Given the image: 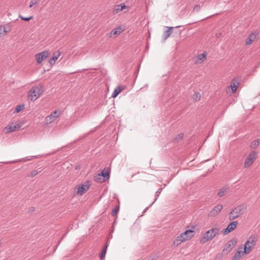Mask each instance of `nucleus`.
<instances>
[{"label": "nucleus", "instance_id": "obj_34", "mask_svg": "<svg viewBox=\"0 0 260 260\" xmlns=\"http://www.w3.org/2000/svg\"><path fill=\"white\" fill-rule=\"evenodd\" d=\"M259 145L255 141H253L250 145V147L252 149L256 148Z\"/></svg>", "mask_w": 260, "mask_h": 260}, {"label": "nucleus", "instance_id": "obj_6", "mask_svg": "<svg viewBox=\"0 0 260 260\" xmlns=\"http://www.w3.org/2000/svg\"><path fill=\"white\" fill-rule=\"evenodd\" d=\"M238 240L237 238H233L231 240L229 241L225 245L223 251L226 253L230 252L233 247L237 243Z\"/></svg>", "mask_w": 260, "mask_h": 260}, {"label": "nucleus", "instance_id": "obj_8", "mask_svg": "<svg viewBox=\"0 0 260 260\" xmlns=\"http://www.w3.org/2000/svg\"><path fill=\"white\" fill-rule=\"evenodd\" d=\"M89 185L88 183L85 184H80L78 186L75 187V190H76V193L77 194H79L80 196L83 194L86 191H87L89 188Z\"/></svg>", "mask_w": 260, "mask_h": 260}, {"label": "nucleus", "instance_id": "obj_41", "mask_svg": "<svg viewBox=\"0 0 260 260\" xmlns=\"http://www.w3.org/2000/svg\"><path fill=\"white\" fill-rule=\"evenodd\" d=\"M155 259V257L154 256H150L148 260H154Z\"/></svg>", "mask_w": 260, "mask_h": 260}, {"label": "nucleus", "instance_id": "obj_10", "mask_svg": "<svg viewBox=\"0 0 260 260\" xmlns=\"http://www.w3.org/2000/svg\"><path fill=\"white\" fill-rule=\"evenodd\" d=\"M238 224V222L234 221L231 222L227 226L226 228L222 231V233L224 235H226L231 232L233 231L236 229Z\"/></svg>", "mask_w": 260, "mask_h": 260}, {"label": "nucleus", "instance_id": "obj_39", "mask_svg": "<svg viewBox=\"0 0 260 260\" xmlns=\"http://www.w3.org/2000/svg\"><path fill=\"white\" fill-rule=\"evenodd\" d=\"M119 6L121 11L126 8V6L125 5V4L124 3L120 4L119 5Z\"/></svg>", "mask_w": 260, "mask_h": 260}, {"label": "nucleus", "instance_id": "obj_46", "mask_svg": "<svg viewBox=\"0 0 260 260\" xmlns=\"http://www.w3.org/2000/svg\"><path fill=\"white\" fill-rule=\"evenodd\" d=\"M31 157H35V158H37V156H31Z\"/></svg>", "mask_w": 260, "mask_h": 260}, {"label": "nucleus", "instance_id": "obj_20", "mask_svg": "<svg viewBox=\"0 0 260 260\" xmlns=\"http://www.w3.org/2000/svg\"><path fill=\"white\" fill-rule=\"evenodd\" d=\"M184 235L185 236V237L188 240L192 238L194 235V231L191 230H188L183 232Z\"/></svg>", "mask_w": 260, "mask_h": 260}, {"label": "nucleus", "instance_id": "obj_5", "mask_svg": "<svg viewBox=\"0 0 260 260\" xmlns=\"http://www.w3.org/2000/svg\"><path fill=\"white\" fill-rule=\"evenodd\" d=\"M257 154L254 151H251L248 155L245 162L244 163V168H248L250 167L254 161L257 157Z\"/></svg>", "mask_w": 260, "mask_h": 260}, {"label": "nucleus", "instance_id": "obj_3", "mask_svg": "<svg viewBox=\"0 0 260 260\" xmlns=\"http://www.w3.org/2000/svg\"><path fill=\"white\" fill-rule=\"evenodd\" d=\"M219 230L218 228H212L207 231L205 234L201 238L200 242L205 243L209 240H212L219 233Z\"/></svg>", "mask_w": 260, "mask_h": 260}, {"label": "nucleus", "instance_id": "obj_25", "mask_svg": "<svg viewBox=\"0 0 260 260\" xmlns=\"http://www.w3.org/2000/svg\"><path fill=\"white\" fill-rule=\"evenodd\" d=\"M8 32V30L6 29V27L5 26H0V38L4 36Z\"/></svg>", "mask_w": 260, "mask_h": 260}, {"label": "nucleus", "instance_id": "obj_16", "mask_svg": "<svg viewBox=\"0 0 260 260\" xmlns=\"http://www.w3.org/2000/svg\"><path fill=\"white\" fill-rule=\"evenodd\" d=\"M186 237H185V236L183 235V233L180 234L179 236H178L175 239V241L174 242V244L176 245H178L180 244L181 242H184L185 241L187 240Z\"/></svg>", "mask_w": 260, "mask_h": 260}, {"label": "nucleus", "instance_id": "obj_36", "mask_svg": "<svg viewBox=\"0 0 260 260\" xmlns=\"http://www.w3.org/2000/svg\"><path fill=\"white\" fill-rule=\"evenodd\" d=\"M39 2L38 0H31L30 2V5L29 7L31 8L34 5L38 4Z\"/></svg>", "mask_w": 260, "mask_h": 260}, {"label": "nucleus", "instance_id": "obj_42", "mask_svg": "<svg viewBox=\"0 0 260 260\" xmlns=\"http://www.w3.org/2000/svg\"><path fill=\"white\" fill-rule=\"evenodd\" d=\"M22 160H31V158H28V157H26L25 158H23Z\"/></svg>", "mask_w": 260, "mask_h": 260}, {"label": "nucleus", "instance_id": "obj_12", "mask_svg": "<svg viewBox=\"0 0 260 260\" xmlns=\"http://www.w3.org/2000/svg\"><path fill=\"white\" fill-rule=\"evenodd\" d=\"M222 209V206L221 205H217V206H215L212 209V210L210 211V212L209 213V216L215 217L221 211Z\"/></svg>", "mask_w": 260, "mask_h": 260}, {"label": "nucleus", "instance_id": "obj_32", "mask_svg": "<svg viewBox=\"0 0 260 260\" xmlns=\"http://www.w3.org/2000/svg\"><path fill=\"white\" fill-rule=\"evenodd\" d=\"M19 17L22 20H24V21H28L31 20L33 18L32 16H30V17H23L22 16H21V15H19Z\"/></svg>", "mask_w": 260, "mask_h": 260}, {"label": "nucleus", "instance_id": "obj_13", "mask_svg": "<svg viewBox=\"0 0 260 260\" xmlns=\"http://www.w3.org/2000/svg\"><path fill=\"white\" fill-rule=\"evenodd\" d=\"M239 80L236 78L233 79L231 83V85L229 87L231 88L232 92L233 93H236L237 88L239 85Z\"/></svg>", "mask_w": 260, "mask_h": 260}, {"label": "nucleus", "instance_id": "obj_21", "mask_svg": "<svg viewBox=\"0 0 260 260\" xmlns=\"http://www.w3.org/2000/svg\"><path fill=\"white\" fill-rule=\"evenodd\" d=\"M122 31L121 26H118L114 29H113L110 32V37L112 35L117 36L119 35Z\"/></svg>", "mask_w": 260, "mask_h": 260}, {"label": "nucleus", "instance_id": "obj_24", "mask_svg": "<svg viewBox=\"0 0 260 260\" xmlns=\"http://www.w3.org/2000/svg\"><path fill=\"white\" fill-rule=\"evenodd\" d=\"M94 180L96 181L97 182H103L105 181V179H104L103 177L101 176V175L99 174L96 175L94 176Z\"/></svg>", "mask_w": 260, "mask_h": 260}, {"label": "nucleus", "instance_id": "obj_4", "mask_svg": "<svg viewBox=\"0 0 260 260\" xmlns=\"http://www.w3.org/2000/svg\"><path fill=\"white\" fill-rule=\"evenodd\" d=\"M257 240V238L255 235L250 236L244 245V253L246 254L250 253L252 248L255 245Z\"/></svg>", "mask_w": 260, "mask_h": 260}, {"label": "nucleus", "instance_id": "obj_14", "mask_svg": "<svg viewBox=\"0 0 260 260\" xmlns=\"http://www.w3.org/2000/svg\"><path fill=\"white\" fill-rule=\"evenodd\" d=\"M257 36L258 33L256 32L250 34L245 41V45H249L251 44L255 40Z\"/></svg>", "mask_w": 260, "mask_h": 260}, {"label": "nucleus", "instance_id": "obj_33", "mask_svg": "<svg viewBox=\"0 0 260 260\" xmlns=\"http://www.w3.org/2000/svg\"><path fill=\"white\" fill-rule=\"evenodd\" d=\"M193 100L197 101H199L201 98V95L200 93H196L193 96Z\"/></svg>", "mask_w": 260, "mask_h": 260}, {"label": "nucleus", "instance_id": "obj_28", "mask_svg": "<svg viewBox=\"0 0 260 260\" xmlns=\"http://www.w3.org/2000/svg\"><path fill=\"white\" fill-rule=\"evenodd\" d=\"M107 247H108V244L107 243L106 245L105 246V247L102 249V252L100 254V258L101 259L103 258L105 256V255H106V253L107 252Z\"/></svg>", "mask_w": 260, "mask_h": 260}, {"label": "nucleus", "instance_id": "obj_35", "mask_svg": "<svg viewBox=\"0 0 260 260\" xmlns=\"http://www.w3.org/2000/svg\"><path fill=\"white\" fill-rule=\"evenodd\" d=\"M184 135L183 133H180L176 137L175 140L177 141L181 140L183 138Z\"/></svg>", "mask_w": 260, "mask_h": 260}, {"label": "nucleus", "instance_id": "obj_22", "mask_svg": "<svg viewBox=\"0 0 260 260\" xmlns=\"http://www.w3.org/2000/svg\"><path fill=\"white\" fill-rule=\"evenodd\" d=\"M122 90V88L120 86H117L114 89L111 96L113 98H116L121 92Z\"/></svg>", "mask_w": 260, "mask_h": 260}, {"label": "nucleus", "instance_id": "obj_7", "mask_svg": "<svg viewBox=\"0 0 260 260\" xmlns=\"http://www.w3.org/2000/svg\"><path fill=\"white\" fill-rule=\"evenodd\" d=\"M21 126V124L19 123L14 124L13 122L11 123L10 125H8L6 127H5L3 129V132L8 134L11 132H13L16 131L18 130L20 127Z\"/></svg>", "mask_w": 260, "mask_h": 260}, {"label": "nucleus", "instance_id": "obj_43", "mask_svg": "<svg viewBox=\"0 0 260 260\" xmlns=\"http://www.w3.org/2000/svg\"><path fill=\"white\" fill-rule=\"evenodd\" d=\"M35 210V208L34 207H31L29 209V211L30 212H34Z\"/></svg>", "mask_w": 260, "mask_h": 260}, {"label": "nucleus", "instance_id": "obj_17", "mask_svg": "<svg viewBox=\"0 0 260 260\" xmlns=\"http://www.w3.org/2000/svg\"><path fill=\"white\" fill-rule=\"evenodd\" d=\"M168 28V30L165 31L164 32V39L166 40L168 39L172 34L173 29L174 27H167Z\"/></svg>", "mask_w": 260, "mask_h": 260}, {"label": "nucleus", "instance_id": "obj_29", "mask_svg": "<svg viewBox=\"0 0 260 260\" xmlns=\"http://www.w3.org/2000/svg\"><path fill=\"white\" fill-rule=\"evenodd\" d=\"M24 107V105H20L17 106L13 113H17L19 112L23 109Z\"/></svg>", "mask_w": 260, "mask_h": 260}, {"label": "nucleus", "instance_id": "obj_40", "mask_svg": "<svg viewBox=\"0 0 260 260\" xmlns=\"http://www.w3.org/2000/svg\"><path fill=\"white\" fill-rule=\"evenodd\" d=\"M20 161H21V160H20ZM18 161H19V160H14V161H13L4 162L3 163L5 164H9V163H15V162H18Z\"/></svg>", "mask_w": 260, "mask_h": 260}, {"label": "nucleus", "instance_id": "obj_45", "mask_svg": "<svg viewBox=\"0 0 260 260\" xmlns=\"http://www.w3.org/2000/svg\"><path fill=\"white\" fill-rule=\"evenodd\" d=\"M150 207V205H149L148 207H146V208L144 209V211H143V213H144V212H146V211L148 209V208H149Z\"/></svg>", "mask_w": 260, "mask_h": 260}, {"label": "nucleus", "instance_id": "obj_38", "mask_svg": "<svg viewBox=\"0 0 260 260\" xmlns=\"http://www.w3.org/2000/svg\"><path fill=\"white\" fill-rule=\"evenodd\" d=\"M200 6L199 5H196L193 8V11H199L200 9Z\"/></svg>", "mask_w": 260, "mask_h": 260}, {"label": "nucleus", "instance_id": "obj_37", "mask_svg": "<svg viewBox=\"0 0 260 260\" xmlns=\"http://www.w3.org/2000/svg\"><path fill=\"white\" fill-rule=\"evenodd\" d=\"M38 172L37 170H33L31 172L29 176L33 177L36 176L38 174Z\"/></svg>", "mask_w": 260, "mask_h": 260}, {"label": "nucleus", "instance_id": "obj_44", "mask_svg": "<svg viewBox=\"0 0 260 260\" xmlns=\"http://www.w3.org/2000/svg\"><path fill=\"white\" fill-rule=\"evenodd\" d=\"M256 142L259 145L260 143V139H258L256 140H255Z\"/></svg>", "mask_w": 260, "mask_h": 260}, {"label": "nucleus", "instance_id": "obj_15", "mask_svg": "<svg viewBox=\"0 0 260 260\" xmlns=\"http://www.w3.org/2000/svg\"><path fill=\"white\" fill-rule=\"evenodd\" d=\"M242 247L238 248V250L235 252L232 260H239L244 254H246L244 253V250L242 251Z\"/></svg>", "mask_w": 260, "mask_h": 260}, {"label": "nucleus", "instance_id": "obj_31", "mask_svg": "<svg viewBox=\"0 0 260 260\" xmlns=\"http://www.w3.org/2000/svg\"><path fill=\"white\" fill-rule=\"evenodd\" d=\"M119 210V207L118 206L116 207L112 211L111 215L114 216L116 215L118 211Z\"/></svg>", "mask_w": 260, "mask_h": 260}, {"label": "nucleus", "instance_id": "obj_18", "mask_svg": "<svg viewBox=\"0 0 260 260\" xmlns=\"http://www.w3.org/2000/svg\"><path fill=\"white\" fill-rule=\"evenodd\" d=\"M229 187L227 185L224 186L221 188H220L218 192V196L220 197H223L225 195L229 190Z\"/></svg>", "mask_w": 260, "mask_h": 260}, {"label": "nucleus", "instance_id": "obj_27", "mask_svg": "<svg viewBox=\"0 0 260 260\" xmlns=\"http://www.w3.org/2000/svg\"><path fill=\"white\" fill-rule=\"evenodd\" d=\"M197 58L199 60L201 61H203L206 58V53L204 52L201 54H199L197 56Z\"/></svg>", "mask_w": 260, "mask_h": 260}, {"label": "nucleus", "instance_id": "obj_19", "mask_svg": "<svg viewBox=\"0 0 260 260\" xmlns=\"http://www.w3.org/2000/svg\"><path fill=\"white\" fill-rule=\"evenodd\" d=\"M60 56V53L59 52L54 53L53 54L52 58H51L49 61L50 64L53 65L55 63L56 60L58 59Z\"/></svg>", "mask_w": 260, "mask_h": 260}, {"label": "nucleus", "instance_id": "obj_26", "mask_svg": "<svg viewBox=\"0 0 260 260\" xmlns=\"http://www.w3.org/2000/svg\"><path fill=\"white\" fill-rule=\"evenodd\" d=\"M161 191H162V188H159L156 191V192H155L154 200L151 204H150V206H151L154 203V202L157 200V199L158 197H159V196L160 195Z\"/></svg>", "mask_w": 260, "mask_h": 260}, {"label": "nucleus", "instance_id": "obj_9", "mask_svg": "<svg viewBox=\"0 0 260 260\" xmlns=\"http://www.w3.org/2000/svg\"><path fill=\"white\" fill-rule=\"evenodd\" d=\"M49 56V52L47 51H43L36 55V58L39 63H41L43 60L47 58Z\"/></svg>", "mask_w": 260, "mask_h": 260}, {"label": "nucleus", "instance_id": "obj_30", "mask_svg": "<svg viewBox=\"0 0 260 260\" xmlns=\"http://www.w3.org/2000/svg\"><path fill=\"white\" fill-rule=\"evenodd\" d=\"M121 11L120 8L119 6V5H116L115 6V7L113 9V13L114 14H117L119 12Z\"/></svg>", "mask_w": 260, "mask_h": 260}, {"label": "nucleus", "instance_id": "obj_2", "mask_svg": "<svg viewBox=\"0 0 260 260\" xmlns=\"http://www.w3.org/2000/svg\"><path fill=\"white\" fill-rule=\"evenodd\" d=\"M246 207L244 205L238 206L233 209L229 214V219L233 220L239 217L241 215L244 213Z\"/></svg>", "mask_w": 260, "mask_h": 260}, {"label": "nucleus", "instance_id": "obj_11", "mask_svg": "<svg viewBox=\"0 0 260 260\" xmlns=\"http://www.w3.org/2000/svg\"><path fill=\"white\" fill-rule=\"evenodd\" d=\"M59 116V114H57V111H55L51 113V114L45 118L46 124H48L53 122L55 119Z\"/></svg>", "mask_w": 260, "mask_h": 260}, {"label": "nucleus", "instance_id": "obj_23", "mask_svg": "<svg viewBox=\"0 0 260 260\" xmlns=\"http://www.w3.org/2000/svg\"><path fill=\"white\" fill-rule=\"evenodd\" d=\"M109 173V171H107L105 170V169H104L102 171L101 173H100V174L101 175L102 177L105 179V180L106 181L110 177Z\"/></svg>", "mask_w": 260, "mask_h": 260}, {"label": "nucleus", "instance_id": "obj_1", "mask_svg": "<svg viewBox=\"0 0 260 260\" xmlns=\"http://www.w3.org/2000/svg\"><path fill=\"white\" fill-rule=\"evenodd\" d=\"M43 90L41 86H35L31 88L28 93V99L35 101L38 99L43 93Z\"/></svg>", "mask_w": 260, "mask_h": 260}]
</instances>
